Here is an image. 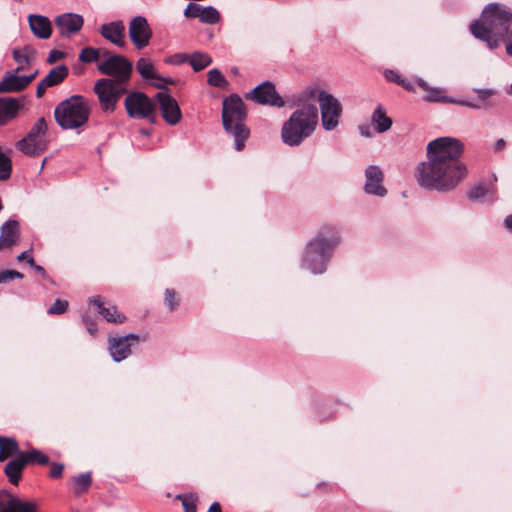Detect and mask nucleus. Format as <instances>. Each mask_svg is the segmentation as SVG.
Returning <instances> with one entry per match:
<instances>
[{
	"instance_id": "obj_1",
	"label": "nucleus",
	"mask_w": 512,
	"mask_h": 512,
	"mask_svg": "<svg viewBox=\"0 0 512 512\" xmlns=\"http://www.w3.org/2000/svg\"><path fill=\"white\" fill-rule=\"evenodd\" d=\"M463 143L453 137H440L427 145V161L416 169L418 184L427 190L447 192L454 189L467 175L466 166L460 161Z\"/></svg>"
},
{
	"instance_id": "obj_2",
	"label": "nucleus",
	"mask_w": 512,
	"mask_h": 512,
	"mask_svg": "<svg viewBox=\"0 0 512 512\" xmlns=\"http://www.w3.org/2000/svg\"><path fill=\"white\" fill-rule=\"evenodd\" d=\"M512 10L502 4H488L481 17L470 24V31L475 38L487 43L490 49H496L500 41L506 44V52L512 56Z\"/></svg>"
},
{
	"instance_id": "obj_3",
	"label": "nucleus",
	"mask_w": 512,
	"mask_h": 512,
	"mask_svg": "<svg viewBox=\"0 0 512 512\" xmlns=\"http://www.w3.org/2000/svg\"><path fill=\"white\" fill-rule=\"evenodd\" d=\"M340 243L338 231L333 226H323L305 249L302 266L314 274L323 273L332 256L333 250Z\"/></svg>"
},
{
	"instance_id": "obj_4",
	"label": "nucleus",
	"mask_w": 512,
	"mask_h": 512,
	"mask_svg": "<svg viewBox=\"0 0 512 512\" xmlns=\"http://www.w3.org/2000/svg\"><path fill=\"white\" fill-rule=\"evenodd\" d=\"M318 109L305 104L295 110L282 125L281 138L288 146H298L311 136L318 125Z\"/></svg>"
},
{
	"instance_id": "obj_5",
	"label": "nucleus",
	"mask_w": 512,
	"mask_h": 512,
	"mask_svg": "<svg viewBox=\"0 0 512 512\" xmlns=\"http://www.w3.org/2000/svg\"><path fill=\"white\" fill-rule=\"evenodd\" d=\"M91 113L90 101L82 95H72L54 109L56 123L64 130L83 129Z\"/></svg>"
},
{
	"instance_id": "obj_6",
	"label": "nucleus",
	"mask_w": 512,
	"mask_h": 512,
	"mask_svg": "<svg viewBox=\"0 0 512 512\" xmlns=\"http://www.w3.org/2000/svg\"><path fill=\"white\" fill-rule=\"evenodd\" d=\"M245 105L238 95H230L222 103V122L224 129L234 137L235 149L241 151L249 137V129L244 124Z\"/></svg>"
},
{
	"instance_id": "obj_7",
	"label": "nucleus",
	"mask_w": 512,
	"mask_h": 512,
	"mask_svg": "<svg viewBox=\"0 0 512 512\" xmlns=\"http://www.w3.org/2000/svg\"><path fill=\"white\" fill-rule=\"evenodd\" d=\"M305 94L308 98H313L317 94L322 126L327 131L334 130L338 126L342 114L340 101L324 90L317 93L316 89H308Z\"/></svg>"
},
{
	"instance_id": "obj_8",
	"label": "nucleus",
	"mask_w": 512,
	"mask_h": 512,
	"mask_svg": "<svg viewBox=\"0 0 512 512\" xmlns=\"http://www.w3.org/2000/svg\"><path fill=\"white\" fill-rule=\"evenodd\" d=\"M93 91L98 98L102 111L113 113L118 101L127 92V85L110 80V78H101L95 82Z\"/></svg>"
},
{
	"instance_id": "obj_9",
	"label": "nucleus",
	"mask_w": 512,
	"mask_h": 512,
	"mask_svg": "<svg viewBox=\"0 0 512 512\" xmlns=\"http://www.w3.org/2000/svg\"><path fill=\"white\" fill-rule=\"evenodd\" d=\"M47 123L43 117L39 118L31 127L26 137L16 143V148L26 155H36L47 148Z\"/></svg>"
},
{
	"instance_id": "obj_10",
	"label": "nucleus",
	"mask_w": 512,
	"mask_h": 512,
	"mask_svg": "<svg viewBox=\"0 0 512 512\" xmlns=\"http://www.w3.org/2000/svg\"><path fill=\"white\" fill-rule=\"evenodd\" d=\"M124 107L128 116L132 119H147L155 122V105L143 92L134 91L129 93L124 100Z\"/></svg>"
},
{
	"instance_id": "obj_11",
	"label": "nucleus",
	"mask_w": 512,
	"mask_h": 512,
	"mask_svg": "<svg viewBox=\"0 0 512 512\" xmlns=\"http://www.w3.org/2000/svg\"><path fill=\"white\" fill-rule=\"evenodd\" d=\"M97 69L100 73L110 76V80H115L120 84L127 85L132 74V63L122 55H109L106 60L98 64Z\"/></svg>"
},
{
	"instance_id": "obj_12",
	"label": "nucleus",
	"mask_w": 512,
	"mask_h": 512,
	"mask_svg": "<svg viewBox=\"0 0 512 512\" xmlns=\"http://www.w3.org/2000/svg\"><path fill=\"white\" fill-rule=\"evenodd\" d=\"M128 33L131 42L138 50L147 47L152 38V30L143 16H136L130 21Z\"/></svg>"
},
{
	"instance_id": "obj_13",
	"label": "nucleus",
	"mask_w": 512,
	"mask_h": 512,
	"mask_svg": "<svg viewBox=\"0 0 512 512\" xmlns=\"http://www.w3.org/2000/svg\"><path fill=\"white\" fill-rule=\"evenodd\" d=\"M249 98L258 104L283 107L285 105L282 97L277 93L275 85L266 81L256 86L250 93Z\"/></svg>"
},
{
	"instance_id": "obj_14",
	"label": "nucleus",
	"mask_w": 512,
	"mask_h": 512,
	"mask_svg": "<svg viewBox=\"0 0 512 512\" xmlns=\"http://www.w3.org/2000/svg\"><path fill=\"white\" fill-rule=\"evenodd\" d=\"M139 341L136 334H128L121 337H109L108 349L115 362L126 359L131 354V346Z\"/></svg>"
},
{
	"instance_id": "obj_15",
	"label": "nucleus",
	"mask_w": 512,
	"mask_h": 512,
	"mask_svg": "<svg viewBox=\"0 0 512 512\" xmlns=\"http://www.w3.org/2000/svg\"><path fill=\"white\" fill-rule=\"evenodd\" d=\"M159 108L163 119L169 125H176L182 118V113L177 101L170 95L168 90L156 94Z\"/></svg>"
},
{
	"instance_id": "obj_16",
	"label": "nucleus",
	"mask_w": 512,
	"mask_h": 512,
	"mask_svg": "<svg viewBox=\"0 0 512 512\" xmlns=\"http://www.w3.org/2000/svg\"><path fill=\"white\" fill-rule=\"evenodd\" d=\"M0 512H39V506L35 501L6 492L0 498Z\"/></svg>"
},
{
	"instance_id": "obj_17",
	"label": "nucleus",
	"mask_w": 512,
	"mask_h": 512,
	"mask_svg": "<svg viewBox=\"0 0 512 512\" xmlns=\"http://www.w3.org/2000/svg\"><path fill=\"white\" fill-rule=\"evenodd\" d=\"M84 24V19L76 13H63L55 18V25L60 36L69 38L78 33Z\"/></svg>"
},
{
	"instance_id": "obj_18",
	"label": "nucleus",
	"mask_w": 512,
	"mask_h": 512,
	"mask_svg": "<svg viewBox=\"0 0 512 512\" xmlns=\"http://www.w3.org/2000/svg\"><path fill=\"white\" fill-rule=\"evenodd\" d=\"M136 69L144 80L152 81V85L157 88L162 89L166 85L174 83L173 79L160 76L148 58H140L136 63Z\"/></svg>"
},
{
	"instance_id": "obj_19",
	"label": "nucleus",
	"mask_w": 512,
	"mask_h": 512,
	"mask_svg": "<svg viewBox=\"0 0 512 512\" xmlns=\"http://www.w3.org/2000/svg\"><path fill=\"white\" fill-rule=\"evenodd\" d=\"M18 72H7L0 81V93L19 92L25 89L36 77L37 71L28 76H19Z\"/></svg>"
},
{
	"instance_id": "obj_20",
	"label": "nucleus",
	"mask_w": 512,
	"mask_h": 512,
	"mask_svg": "<svg viewBox=\"0 0 512 512\" xmlns=\"http://www.w3.org/2000/svg\"><path fill=\"white\" fill-rule=\"evenodd\" d=\"M366 182L364 185V191L367 194L376 195L383 197L386 195L387 190L382 185L383 172L378 166L370 165L365 170Z\"/></svg>"
},
{
	"instance_id": "obj_21",
	"label": "nucleus",
	"mask_w": 512,
	"mask_h": 512,
	"mask_svg": "<svg viewBox=\"0 0 512 512\" xmlns=\"http://www.w3.org/2000/svg\"><path fill=\"white\" fill-rule=\"evenodd\" d=\"M99 32L104 39L117 47L125 46V25L123 21L118 20L102 24Z\"/></svg>"
},
{
	"instance_id": "obj_22",
	"label": "nucleus",
	"mask_w": 512,
	"mask_h": 512,
	"mask_svg": "<svg viewBox=\"0 0 512 512\" xmlns=\"http://www.w3.org/2000/svg\"><path fill=\"white\" fill-rule=\"evenodd\" d=\"M20 238L19 223L16 220L4 222L0 228V251L11 250Z\"/></svg>"
},
{
	"instance_id": "obj_23",
	"label": "nucleus",
	"mask_w": 512,
	"mask_h": 512,
	"mask_svg": "<svg viewBox=\"0 0 512 512\" xmlns=\"http://www.w3.org/2000/svg\"><path fill=\"white\" fill-rule=\"evenodd\" d=\"M28 24L35 37L47 40L52 35V24L48 17L40 14H30Z\"/></svg>"
},
{
	"instance_id": "obj_24",
	"label": "nucleus",
	"mask_w": 512,
	"mask_h": 512,
	"mask_svg": "<svg viewBox=\"0 0 512 512\" xmlns=\"http://www.w3.org/2000/svg\"><path fill=\"white\" fill-rule=\"evenodd\" d=\"M89 301L97 308L98 313L107 322H111V323H124L125 322V320H126L125 315L122 313H119L117 310V307L115 305L105 307L101 296H93L90 298Z\"/></svg>"
},
{
	"instance_id": "obj_25",
	"label": "nucleus",
	"mask_w": 512,
	"mask_h": 512,
	"mask_svg": "<svg viewBox=\"0 0 512 512\" xmlns=\"http://www.w3.org/2000/svg\"><path fill=\"white\" fill-rule=\"evenodd\" d=\"M20 109V104L17 99L10 97L0 98V125L14 119Z\"/></svg>"
},
{
	"instance_id": "obj_26",
	"label": "nucleus",
	"mask_w": 512,
	"mask_h": 512,
	"mask_svg": "<svg viewBox=\"0 0 512 512\" xmlns=\"http://www.w3.org/2000/svg\"><path fill=\"white\" fill-rule=\"evenodd\" d=\"M13 59L18 64L15 72H20L29 67L36 57V50L29 45L24 46L22 49L13 50Z\"/></svg>"
},
{
	"instance_id": "obj_27",
	"label": "nucleus",
	"mask_w": 512,
	"mask_h": 512,
	"mask_svg": "<svg viewBox=\"0 0 512 512\" xmlns=\"http://www.w3.org/2000/svg\"><path fill=\"white\" fill-rule=\"evenodd\" d=\"M26 467L25 461L22 458L20 452L17 454V457L10 460L5 468L4 472L8 477V480L13 485H18L19 481L22 478V471Z\"/></svg>"
},
{
	"instance_id": "obj_28",
	"label": "nucleus",
	"mask_w": 512,
	"mask_h": 512,
	"mask_svg": "<svg viewBox=\"0 0 512 512\" xmlns=\"http://www.w3.org/2000/svg\"><path fill=\"white\" fill-rule=\"evenodd\" d=\"M371 120L375 125L377 133H384L392 126V119L387 116L385 109L381 105L377 106L374 110Z\"/></svg>"
},
{
	"instance_id": "obj_29",
	"label": "nucleus",
	"mask_w": 512,
	"mask_h": 512,
	"mask_svg": "<svg viewBox=\"0 0 512 512\" xmlns=\"http://www.w3.org/2000/svg\"><path fill=\"white\" fill-rule=\"evenodd\" d=\"M69 69L66 65L61 64L52 68L43 79V84L53 87L62 83L68 76Z\"/></svg>"
},
{
	"instance_id": "obj_30",
	"label": "nucleus",
	"mask_w": 512,
	"mask_h": 512,
	"mask_svg": "<svg viewBox=\"0 0 512 512\" xmlns=\"http://www.w3.org/2000/svg\"><path fill=\"white\" fill-rule=\"evenodd\" d=\"M21 452L18 442L11 437L0 436V462Z\"/></svg>"
},
{
	"instance_id": "obj_31",
	"label": "nucleus",
	"mask_w": 512,
	"mask_h": 512,
	"mask_svg": "<svg viewBox=\"0 0 512 512\" xmlns=\"http://www.w3.org/2000/svg\"><path fill=\"white\" fill-rule=\"evenodd\" d=\"M416 85L422 90L426 91L424 99L429 102H446L447 97L444 95V91L439 88H431L423 79H417Z\"/></svg>"
},
{
	"instance_id": "obj_32",
	"label": "nucleus",
	"mask_w": 512,
	"mask_h": 512,
	"mask_svg": "<svg viewBox=\"0 0 512 512\" xmlns=\"http://www.w3.org/2000/svg\"><path fill=\"white\" fill-rule=\"evenodd\" d=\"M20 454L24 459L26 466L28 464L46 465L49 463V457L38 449L23 451L20 452Z\"/></svg>"
},
{
	"instance_id": "obj_33",
	"label": "nucleus",
	"mask_w": 512,
	"mask_h": 512,
	"mask_svg": "<svg viewBox=\"0 0 512 512\" xmlns=\"http://www.w3.org/2000/svg\"><path fill=\"white\" fill-rule=\"evenodd\" d=\"M188 62L194 71H201L212 63V58L206 53L195 52L189 55Z\"/></svg>"
},
{
	"instance_id": "obj_34",
	"label": "nucleus",
	"mask_w": 512,
	"mask_h": 512,
	"mask_svg": "<svg viewBox=\"0 0 512 512\" xmlns=\"http://www.w3.org/2000/svg\"><path fill=\"white\" fill-rule=\"evenodd\" d=\"M72 481H73L74 492L77 495H80L89 489L91 482H92L91 474L90 473H82L78 476L73 477Z\"/></svg>"
},
{
	"instance_id": "obj_35",
	"label": "nucleus",
	"mask_w": 512,
	"mask_h": 512,
	"mask_svg": "<svg viewBox=\"0 0 512 512\" xmlns=\"http://www.w3.org/2000/svg\"><path fill=\"white\" fill-rule=\"evenodd\" d=\"M207 82L210 86L217 88H227V86L229 85V82L227 81L225 76L217 68L211 69L207 73Z\"/></svg>"
},
{
	"instance_id": "obj_36",
	"label": "nucleus",
	"mask_w": 512,
	"mask_h": 512,
	"mask_svg": "<svg viewBox=\"0 0 512 512\" xmlns=\"http://www.w3.org/2000/svg\"><path fill=\"white\" fill-rule=\"evenodd\" d=\"M221 19L219 11L213 6L203 7L201 10L200 21L204 24L214 25Z\"/></svg>"
},
{
	"instance_id": "obj_37",
	"label": "nucleus",
	"mask_w": 512,
	"mask_h": 512,
	"mask_svg": "<svg viewBox=\"0 0 512 512\" xmlns=\"http://www.w3.org/2000/svg\"><path fill=\"white\" fill-rule=\"evenodd\" d=\"M100 58V50L93 47H85L80 51L79 61L82 63L97 62Z\"/></svg>"
},
{
	"instance_id": "obj_38",
	"label": "nucleus",
	"mask_w": 512,
	"mask_h": 512,
	"mask_svg": "<svg viewBox=\"0 0 512 512\" xmlns=\"http://www.w3.org/2000/svg\"><path fill=\"white\" fill-rule=\"evenodd\" d=\"M185 512H197V497L193 494L178 495Z\"/></svg>"
},
{
	"instance_id": "obj_39",
	"label": "nucleus",
	"mask_w": 512,
	"mask_h": 512,
	"mask_svg": "<svg viewBox=\"0 0 512 512\" xmlns=\"http://www.w3.org/2000/svg\"><path fill=\"white\" fill-rule=\"evenodd\" d=\"M69 303L67 300L57 299L52 306L47 310L49 315H61L68 309Z\"/></svg>"
},
{
	"instance_id": "obj_40",
	"label": "nucleus",
	"mask_w": 512,
	"mask_h": 512,
	"mask_svg": "<svg viewBox=\"0 0 512 512\" xmlns=\"http://www.w3.org/2000/svg\"><path fill=\"white\" fill-rule=\"evenodd\" d=\"M203 7L196 3H189L184 10V15L187 18H199L201 17V10Z\"/></svg>"
},
{
	"instance_id": "obj_41",
	"label": "nucleus",
	"mask_w": 512,
	"mask_h": 512,
	"mask_svg": "<svg viewBox=\"0 0 512 512\" xmlns=\"http://www.w3.org/2000/svg\"><path fill=\"white\" fill-rule=\"evenodd\" d=\"M15 278L22 279L23 274L16 270H0V284L11 281Z\"/></svg>"
},
{
	"instance_id": "obj_42",
	"label": "nucleus",
	"mask_w": 512,
	"mask_h": 512,
	"mask_svg": "<svg viewBox=\"0 0 512 512\" xmlns=\"http://www.w3.org/2000/svg\"><path fill=\"white\" fill-rule=\"evenodd\" d=\"M82 321L88 333L92 336H95L98 331L96 322L88 315H83Z\"/></svg>"
},
{
	"instance_id": "obj_43",
	"label": "nucleus",
	"mask_w": 512,
	"mask_h": 512,
	"mask_svg": "<svg viewBox=\"0 0 512 512\" xmlns=\"http://www.w3.org/2000/svg\"><path fill=\"white\" fill-rule=\"evenodd\" d=\"M486 188L482 185H477L475 187H473L469 193H468V197L469 199L471 200H477V199H480L482 197H484L486 195Z\"/></svg>"
},
{
	"instance_id": "obj_44",
	"label": "nucleus",
	"mask_w": 512,
	"mask_h": 512,
	"mask_svg": "<svg viewBox=\"0 0 512 512\" xmlns=\"http://www.w3.org/2000/svg\"><path fill=\"white\" fill-rule=\"evenodd\" d=\"M176 293L173 289H166L165 291V302L169 306L171 311L175 310L178 306V302L175 300Z\"/></svg>"
},
{
	"instance_id": "obj_45",
	"label": "nucleus",
	"mask_w": 512,
	"mask_h": 512,
	"mask_svg": "<svg viewBox=\"0 0 512 512\" xmlns=\"http://www.w3.org/2000/svg\"><path fill=\"white\" fill-rule=\"evenodd\" d=\"M189 60V54L186 53H177L171 56L169 59L166 60L167 63L174 64V65H180L185 62H188Z\"/></svg>"
},
{
	"instance_id": "obj_46",
	"label": "nucleus",
	"mask_w": 512,
	"mask_h": 512,
	"mask_svg": "<svg viewBox=\"0 0 512 512\" xmlns=\"http://www.w3.org/2000/svg\"><path fill=\"white\" fill-rule=\"evenodd\" d=\"M64 470L62 463L53 462L50 466L49 476L53 479L60 478Z\"/></svg>"
},
{
	"instance_id": "obj_47",
	"label": "nucleus",
	"mask_w": 512,
	"mask_h": 512,
	"mask_svg": "<svg viewBox=\"0 0 512 512\" xmlns=\"http://www.w3.org/2000/svg\"><path fill=\"white\" fill-rule=\"evenodd\" d=\"M64 57H65L64 52H62L60 50L53 49L49 52V55L47 57V62L49 64H53L56 61L63 59Z\"/></svg>"
},
{
	"instance_id": "obj_48",
	"label": "nucleus",
	"mask_w": 512,
	"mask_h": 512,
	"mask_svg": "<svg viewBox=\"0 0 512 512\" xmlns=\"http://www.w3.org/2000/svg\"><path fill=\"white\" fill-rule=\"evenodd\" d=\"M476 94H477V98L480 102H485L488 98H490L494 94V90H492V89H477Z\"/></svg>"
},
{
	"instance_id": "obj_49",
	"label": "nucleus",
	"mask_w": 512,
	"mask_h": 512,
	"mask_svg": "<svg viewBox=\"0 0 512 512\" xmlns=\"http://www.w3.org/2000/svg\"><path fill=\"white\" fill-rule=\"evenodd\" d=\"M385 78L390 81V82H394V83H397L399 85L401 79H402V76L395 70H386L385 71Z\"/></svg>"
},
{
	"instance_id": "obj_50",
	"label": "nucleus",
	"mask_w": 512,
	"mask_h": 512,
	"mask_svg": "<svg viewBox=\"0 0 512 512\" xmlns=\"http://www.w3.org/2000/svg\"><path fill=\"white\" fill-rule=\"evenodd\" d=\"M28 264L35 270L37 271L38 273L41 274L42 278L46 279L47 278V274H46V271L45 269L40 266V265H37L35 264V261H34V258L33 256H29V259H28Z\"/></svg>"
},
{
	"instance_id": "obj_51",
	"label": "nucleus",
	"mask_w": 512,
	"mask_h": 512,
	"mask_svg": "<svg viewBox=\"0 0 512 512\" xmlns=\"http://www.w3.org/2000/svg\"><path fill=\"white\" fill-rule=\"evenodd\" d=\"M415 83H413L411 80L409 79H406L404 77H402L399 85L402 86L404 89H406L407 91H414L415 90Z\"/></svg>"
},
{
	"instance_id": "obj_52",
	"label": "nucleus",
	"mask_w": 512,
	"mask_h": 512,
	"mask_svg": "<svg viewBox=\"0 0 512 512\" xmlns=\"http://www.w3.org/2000/svg\"><path fill=\"white\" fill-rule=\"evenodd\" d=\"M458 104L462 105V106H466V107H469V108H472V109H481L483 107V105L479 102H474V101H458L457 102Z\"/></svg>"
},
{
	"instance_id": "obj_53",
	"label": "nucleus",
	"mask_w": 512,
	"mask_h": 512,
	"mask_svg": "<svg viewBox=\"0 0 512 512\" xmlns=\"http://www.w3.org/2000/svg\"><path fill=\"white\" fill-rule=\"evenodd\" d=\"M47 88H49V86H46L45 84H43V79H42L41 82L38 83V85H37L36 96L38 98H41L44 95Z\"/></svg>"
},
{
	"instance_id": "obj_54",
	"label": "nucleus",
	"mask_w": 512,
	"mask_h": 512,
	"mask_svg": "<svg viewBox=\"0 0 512 512\" xmlns=\"http://www.w3.org/2000/svg\"><path fill=\"white\" fill-rule=\"evenodd\" d=\"M29 256H32L31 250H27V251H24L21 254H19L17 256V260L18 261H24L25 260L28 263Z\"/></svg>"
},
{
	"instance_id": "obj_55",
	"label": "nucleus",
	"mask_w": 512,
	"mask_h": 512,
	"mask_svg": "<svg viewBox=\"0 0 512 512\" xmlns=\"http://www.w3.org/2000/svg\"><path fill=\"white\" fill-rule=\"evenodd\" d=\"M208 512H222L221 505L218 502H214L208 509Z\"/></svg>"
},
{
	"instance_id": "obj_56",
	"label": "nucleus",
	"mask_w": 512,
	"mask_h": 512,
	"mask_svg": "<svg viewBox=\"0 0 512 512\" xmlns=\"http://www.w3.org/2000/svg\"><path fill=\"white\" fill-rule=\"evenodd\" d=\"M505 145L506 143L504 139H498L495 143V150L501 151L502 149H504Z\"/></svg>"
},
{
	"instance_id": "obj_57",
	"label": "nucleus",
	"mask_w": 512,
	"mask_h": 512,
	"mask_svg": "<svg viewBox=\"0 0 512 512\" xmlns=\"http://www.w3.org/2000/svg\"><path fill=\"white\" fill-rule=\"evenodd\" d=\"M359 129H360V133H361L362 136H365V137H370L371 136V133H370L369 128L367 126H360Z\"/></svg>"
},
{
	"instance_id": "obj_58",
	"label": "nucleus",
	"mask_w": 512,
	"mask_h": 512,
	"mask_svg": "<svg viewBox=\"0 0 512 512\" xmlns=\"http://www.w3.org/2000/svg\"><path fill=\"white\" fill-rule=\"evenodd\" d=\"M505 225L508 229L512 230V214L505 219Z\"/></svg>"
},
{
	"instance_id": "obj_59",
	"label": "nucleus",
	"mask_w": 512,
	"mask_h": 512,
	"mask_svg": "<svg viewBox=\"0 0 512 512\" xmlns=\"http://www.w3.org/2000/svg\"><path fill=\"white\" fill-rule=\"evenodd\" d=\"M141 132H142L143 134H145V135H148V131H146V130H141Z\"/></svg>"
},
{
	"instance_id": "obj_60",
	"label": "nucleus",
	"mask_w": 512,
	"mask_h": 512,
	"mask_svg": "<svg viewBox=\"0 0 512 512\" xmlns=\"http://www.w3.org/2000/svg\"><path fill=\"white\" fill-rule=\"evenodd\" d=\"M509 93L512 95V84L510 85Z\"/></svg>"
}]
</instances>
